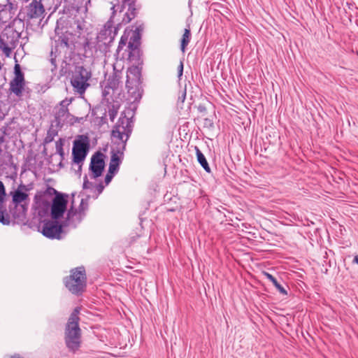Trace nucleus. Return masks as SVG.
<instances>
[{
  "label": "nucleus",
  "instance_id": "nucleus-1",
  "mask_svg": "<svg viewBox=\"0 0 358 358\" xmlns=\"http://www.w3.org/2000/svg\"><path fill=\"white\" fill-rule=\"evenodd\" d=\"M133 127L134 122L131 119L125 116L119 118L112 130V136L121 141V143H118L115 148H112L110 164L120 166L126 149L127 141L132 133Z\"/></svg>",
  "mask_w": 358,
  "mask_h": 358
},
{
  "label": "nucleus",
  "instance_id": "nucleus-2",
  "mask_svg": "<svg viewBox=\"0 0 358 358\" xmlns=\"http://www.w3.org/2000/svg\"><path fill=\"white\" fill-rule=\"evenodd\" d=\"M6 196L5 186L0 180V223L3 225H9L11 222V217L17 223L24 222L27 220L28 203H11L8 211L6 206Z\"/></svg>",
  "mask_w": 358,
  "mask_h": 358
},
{
  "label": "nucleus",
  "instance_id": "nucleus-3",
  "mask_svg": "<svg viewBox=\"0 0 358 358\" xmlns=\"http://www.w3.org/2000/svg\"><path fill=\"white\" fill-rule=\"evenodd\" d=\"M59 24L57 21L55 29V36L52 38L54 45H52V54L62 55L64 57L63 63L67 64V59H71L75 50V35L66 29L64 31Z\"/></svg>",
  "mask_w": 358,
  "mask_h": 358
},
{
  "label": "nucleus",
  "instance_id": "nucleus-4",
  "mask_svg": "<svg viewBox=\"0 0 358 358\" xmlns=\"http://www.w3.org/2000/svg\"><path fill=\"white\" fill-rule=\"evenodd\" d=\"M80 308L76 307L71 313L64 329V341L69 351L73 353L81 346V329L79 327Z\"/></svg>",
  "mask_w": 358,
  "mask_h": 358
},
{
  "label": "nucleus",
  "instance_id": "nucleus-5",
  "mask_svg": "<svg viewBox=\"0 0 358 358\" xmlns=\"http://www.w3.org/2000/svg\"><path fill=\"white\" fill-rule=\"evenodd\" d=\"M66 288L72 294L81 296L86 290L87 274L83 266L70 270V274L63 279Z\"/></svg>",
  "mask_w": 358,
  "mask_h": 358
},
{
  "label": "nucleus",
  "instance_id": "nucleus-6",
  "mask_svg": "<svg viewBox=\"0 0 358 358\" xmlns=\"http://www.w3.org/2000/svg\"><path fill=\"white\" fill-rule=\"evenodd\" d=\"M69 76L72 87L79 94H84L90 86L89 80L92 77V72L83 65L80 64L73 65L72 69H69Z\"/></svg>",
  "mask_w": 358,
  "mask_h": 358
},
{
  "label": "nucleus",
  "instance_id": "nucleus-7",
  "mask_svg": "<svg viewBox=\"0 0 358 358\" xmlns=\"http://www.w3.org/2000/svg\"><path fill=\"white\" fill-rule=\"evenodd\" d=\"M141 71L142 65L132 64L128 69L129 74L127 76L126 87L129 94L132 95L135 99L141 97Z\"/></svg>",
  "mask_w": 358,
  "mask_h": 358
},
{
  "label": "nucleus",
  "instance_id": "nucleus-8",
  "mask_svg": "<svg viewBox=\"0 0 358 358\" xmlns=\"http://www.w3.org/2000/svg\"><path fill=\"white\" fill-rule=\"evenodd\" d=\"M90 138L87 135H79L73 141L72 149L73 162L78 164V171L81 172L82 164L90 149Z\"/></svg>",
  "mask_w": 358,
  "mask_h": 358
},
{
  "label": "nucleus",
  "instance_id": "nucleus-9",
  "mask_svg": "<svg viewBox=\"0 0 358 358\" xmlns=\"http://www.w3.org/2000/svg\"><path fill=\"white\" fill-rule=\"evenodd\" d=\"M67 224L63 221L59 222V220H44L43 221V226L41 229L42 234L50 239L62 238V234L63 229L66 227Z\"/></svg>",
  "mask_w": 358,
  "mask_h": 358
},
{
  "label": "nucleus",
  "instance_id": "nucleus-10",
  "mask_svg": "<svg viewBox=\"0 0 358 358\" xmlns=\"http://www.w3.org/2000/svg\"><path fill=\"white\" fill-rule=\"evenodd\" d=\"M68 203L67 195L56 194L51 204L50 216L52 220H59L63 217Z\"/></svg>",
  "mask_w": 358,
  "mask_h": 358
},
{
  "label": "nucleus",
  "instance_id": "nucleus-11",
  "mask_svg": "<svg viewBox=\"0 0 358 358\" xmlns=\"http://www.w3.org/2000/svg\"><path fill=\"white\" fill-rule=\"evenodd\" d=\"M136 1L122 0V4L118 6L120 13H122L126 6L128 8L127 12L124 14L121 24H127L137 16L141 6L136 4Z\"/></svg>",
  "mask_w": 358,
  "mask_h": 358
},
{
  "label": "nucleus",
  "instance_id": "nucleus-12",
  "mask_svg": "<svg viewBox=\"0 0 358 358\" xmlns=\"http://www.w3.org/2000/svg\"><path fill=\"white\" fill-rule=\"evenodd\" d=\"M120 25L121 23H118L117 27H114L113 21L109 19L103 26V28L98 34L96 40H100L105 43L106 41H107L106 43H113Z\"/></svg>",
  "mask_w": 358,
  "mask_h": 358
},
{
  "label": "nucleus",
  "instance_id": "nucleus-13",
  "mask_svg": "<svg viewBox=\"0 0 358 358\" xmlns=\"http://www.w3.org/2000/svg\"><path fill=\"white\" fill-rule=\"evenodd\" d=\"M105 167V162L103 159V155L101 152H95L91 158L90 164V170L92 172L91 177L92 178H97L100 177Z\"/></svg>",
  "mask_w": 358,
  "mask_h": 358
},
{
  "label": "nucleus",
  "instance_id": "nucleus-14",
  "mask_svg": "<svg viewBox=\"0 0 358 358\" xmlns=\"http://www.w3.org/2000/svg\"><path fill=\"white\" fill-rule=\"evenodd\" d=\"M66 101L63 100L59 103V107L55 108V120L52 123L55 124L57 128H62L66 119L71 116L69 112Z\"/></svg>",
  "mask_w": 358,
  "mask_h": 358
},
{
  "label": "nucleus",
  "instance_id": "nucleus-15",
  "mask_svg": "<svg viewBox=\"0 0 358 358\" xmlns=\"http://www.w3.org/2000/svg\"><path fill=\"white\" fill-rule=\"evenodd\" d=\"M83 199H82L80 205L79 206V210L78 211L76 208H74L72 205L71 208L69 209L66 217L63 221L64 223L67 224V226L73 225L74 227H76V224L74 223L73 217L76 216L77 220V223H80L85 215L84 208L83 206Z\"/></svg>",
  "mask_w": 358,
  "mask_h": 358
},
{
  "label": "nucleus",
  "instance_id": "nucleus-16",
  "mask_svg": "<svg viewBox=\"0 0 358 358\" xmlns=\"http://www.w3.org/2000/svg\"><path fill=\"white\" fill-rule=\"evenodd\" d=\"M44 12L45 9L41 1L33 0L27 7V15L29 19L38 18Z\"/></svg>",
  "mask_w": 358,
  "mask_h": 358
},
{
  "label": "nucleus",
  "instance_id": "nucleus-17",
  "mask_svg": "<svg viewBox=\"0 0 358 358\" xmlns=\"http://www.w3.org/2000/svg\"><path fill=\"white\" fill-rule=\"evenodd\" d=\"M128 59L131 64L143 65L142 52L140 47L127 48Z\"/></svg>",
  "mask_w": 358,
  "mask_h": 358
},
{
  "label": "nucleus",
  "instance_id": "nucleus-18",
  "mask_svg": "<svg viewBox=\"0 0 358 358\" xmlns=\"http://www.w3.org/2000/svg\"><path fill=\"white\" fill-rule=\"evenodd\" d=\"M34 201L38 205V215L40 216H45L49 210H51L50 203L43 199V195L41 193H37L35 195Z\"/></svg>",
  "mask_w": 358,
  "mask_h": 358
},
{
  "label": "nucleus",
  "instance_id": "nucleus-19",
  "mask_svg": "<svg viewBox=\"0 0 358 358\" xmlns=\"http://www.w3.org/2000/svg\"><path fill=\"white\" fill-rule=\"evenodd\" d=\"M12 196V204H29V194L15 189L10 193Z\"/></svg>",
  "mask_w": 358,
  "mask_h": 358
},
{
  "label": "nucleus",
  "instance_id": "nucleus-20",
  "mask_svg": "<svg viewBox=\"0 0 358 358\" xmlns=\"http://www.w3.org/2000/svg\"><path fill=\"white\" fill-rule=\"evenodd\" d=\"M122 78V72L117 71L113 74L109 76L107 80L108 87L113 90H115L118 88Z\"/></svg>",
  "mask_w": 358,
  "mask_h": 358
},
{
  "label": "nucleus",
  "instance_id": "nucleus-21",
  "mask_svg": "<svg viewBox=\"0 0 358 358\" xmlns=\"http://www.w3.org/2000/svg\"><path fill=\"white\" fill-rule=\"evenodd\" d=\"M83 55L85 57H89L93 55L94 50V44L88 38H85L83 43H80Z\"/></svg>",
  "mask_w": 358,
  "mask_h": 358
},
{
  "label": "nucleus",
  "instance_id": "nucleus-22",
  "mask_svg": "<svg viewBox=\"0 0 358 358\" xmlns=\"http://www.w3.org/2000/svg\"><path fill=\"white\" fill-rule=\"evenodd\" d=\"M195 152H196V155L198 162L200 164V165L203 168V169L207 173H210L211 169L208 165V163L206 160V157L202 153V152L199 150V148L196 146H195Z\"/></svg>",
  "mask_w": 358,
  "mask_h": 358
},
{
  "label": "nucleus",
  "instance_id": "nucleus-23",
  "mask_svg": "<svg viewBox=\"0 0 358 358\" xmlns=\"http://www.w3.org/2000/svg\"><path fill=\"white\" fill-rule=\"evenodd\" d=\"M25 83L17 82L15 80H11L10 82V91L15 94L17 96H21L24 90Z\"/></svg>",
  "mask_w": 358,
  "mask_h": 358
},
{
  "label": "nucleus",
  "instance_id": "nucleus-24",
  "mask_svg": "<svg viewBox=\"0 0 358 358\" xmlns=\"http://www.w3.org/2000/svg\"><path fill=\"white\" fill-rule=\"evenodd\" d=\"M191 38V30L189 26H188L187 28L185 29L184 34L180 39V50L182 52H185L186 48L190 42Z\"/></svg>",
  "mask_w": 358,
  "mask_h": 358
},
{
  "label": "nucleus",
  "instance_id": "nucleus-25",
  "mask_svg": "<svg viewBox=\"0 0 358 358\" xmlns=\"http://www.w3.org/2000/svg\"><path fill=\"white\" fill-rule=\"evenodd\" d=\"M263 275L266 276V278L273 283V285L275 287V288L278 290L280 293H281L283 295L287 294V292L285 289V288L278 282L275 277H273L271 274L266 271L263 272Z\"/></svg>",
  "mask_w": 358,
  "mask_h": 358
},
{
  "label": "nucleus",
  "instance_id": "nucleus-26",
  "mask_svg": "<svg viewBox=\"0 0 358 358\" xmlns=\"http://www.w3.org/2000/svg\"><path fill=\"white\" fill-rule=\"evenodd\" d=\"M106 42L107 41H106ZM111 43H105L104 41L96 40L94 45V50L95 52L99 51L101 53L106 55V53L110 51V46Z\"/></svg>",
  "mask_w": 358,
  "mask_h": 358
},
{
  "label": "nucleus",
  "instance_id": "nucleus-27",
  "mask_svg": "<svg viewBox=\"0 0 358 358\" xmlns=\"http://www.w3.org/2000/svg\"><path fill=\"white\" fill-rule=\"evenodd\" d=\"M141 36L138 32H132L128 43L127 48L140 47Z\"/></svg>",
  "mask_w": 358,
  "mask_h": 358
},
{
  "label": "nucleus",
  "instance_id": "nucleus-28",
  "mask_svg": "<svg viewBox=\"0 0 358 358\" xmlns=\"http://www.w3.org/2000/svg\"><path fill=\"white\" fill-rule=\"evenodd\" d=\"M55 124L52 122L49 129L48 130L47 136L44 139L45 143H51L54 140L55 136L57 135L58 131L55 129Z\"/></svg>",
  "mask_w": 358,
  "mask_h": 358
},
{
  "label": "nucleus",
  "instance_id": "nucleus-29",
  "mask_svg": "<svg viewBox=\"0 0 358 358\" xmlns=\"http://www.w3.org/2000/svg\"><path fill=\"white\" fill-rule=\"evenodd\" d=\"M15 77L13 80L25 83L24 75L22 71L20 64H16L14 66Z\"/></svg>",
  "mask_w": 358,
  "mask_h": 358
},
{
  "label": "nucleus",
  "instance_id": "nucleus-30",
  "mask_svg": "<svg viewBox=\"0 0 358 358\" xmlns=\"http://www.w3.org/2000/svg\"><path fill=\"white\" fill-rule=\"evenodd\" d=\"M3 37L4 36L0 37V49L3 50L6 56H8L11 52V48L9 47L8 43L4 41Z\"/></svg>",
  "mask_w": 358,
  "mask_h": 358
},
{
  "label": "nucleus",
  "instance_id": "nucleus-31",
  "mask_svg": "<svg viewBox=\"0 0 358 358\" xmlns=\"http://www.w3.org/2000/svg\"><path fill=\"white\" fill-rule=\"evenodd\" d=\"M63 145H64L63 141L62 138H60L59 141H57L55 144L57 152L62 157H64V155Z\"/></svg>",
  "mask_w": 358,
  "mask_h": 358
},
{
  "label": "nucleus",
  "instance_id": "nucleus-32",
  "mask_svg": "<svg viewBox=\"0 0 358 358\" xmlns=\"http://www.w3.org/2000/svg\"><path fill=\"white\" fill-rule=\"evenodd\" d=\"M117 110L118 108L115 106V105H112L111 107L108 109V115L110 117V120L113 122L117 114Z\"/></svg>",
  "mask_w": 358,
  "mask_h": 358
},
{
  "label": "nucleus",
  "instance_id": "nucleus-33",
  "mask_svg": "<svg viewBox=\"0 0 358 358\" xmlns=\"http://www.w3.org/2000/svg\"><path fill=\"white\" fill-rule=\"evenodd\" d=\"M94 187H95V185L93 184L92 182H90L88 180L87 175H85L83 178V188L84 189H90L92 191L93 190L92 189H94Z\"/></svg>",
  "mask_w": 358,
  "mask_h": 358
},
{
  "label": "nucleus",
  "instance_id": "nucleus-34",
  "mask_svg": "<svg viewBox=\"0 0 358 358\" xmlns=\"http://www.w3.org/2000/svg\"><path fill=\"white\" fill-rule=\"evenodd\" d=\"M59 56H62V55H56V54H52V50L50 51V62L52 66V71H53L54 70L57 69V62H56V58Z\"/></svg>",
  "mask_w": 358,
  "mask_h": 358
},
{
  "label": "nucleus",
  "instance_id": "nucleus-35",
  "mask_svg": "<svg viewBox=\"0 0 358 358\" xmlns=\"http://www.w3.org/2000/svg\"><path fill=\"white\" fill-rule=\"evenodd\" d=\"M42 195H43V198L46 195V194H48V195H52V194H55L56 196V194H62V193L57 192L55 188L53 187H48V188L46 189V190L44 192H40Z\"/></svg>",
  "mask_w": 358,
  "mask_h": 358
},
{
  "label": "nucleus",
  "instance_id": "nucleus-36",
  "mask_svg": "<svg viewBox=\"0 0 358 358\" xmlns=\"http://www.w3.org/2000/svg\"><path fill=\"white\" fill-rule=\"evenodd\" d=\"M127 36H125L124 35H123L121 38H120V41L119 42V45H118V47H117V53L119 54L120 52L121 51V50L123 48L124 46L126 45L127 43Z\"/></svg>",
  "mask_w": 358,
  "mask_h": 358
},
{
  "label": "nucleus",
  "instance_id": "nucleus-37",
  "mask_svg": "<svg viewBox=\"0 0 358 358\" xmlns=\"http://www.w3.org/2000/svg\"><path fill=\"white\" fill-rule=\"evenodd\" d=\"M17 9V4L12 1V0L8 1L6 7L5 8L4 11H9L11 13L13 10Z\"/></svg>",
  "mask_w": 358,
  "mask_h": 358
},
{
  "label": "nucleus",
  "instance_id": "nucleus-38",
  "mask_svg": "<svg viewBox=\"0 0 358 358\" xmlns=\"http://www.w3.org/2000/svg\"><path fill=\"white\" fill-rule=\"evenodd\" d=\"M119 168H120V166H118L117 165H113V164H109L108 173L115 176L118 172Z\"/></svg>",
  "mask_w": 358,
  "mask_h": 358
},
{
  "label": "nucleus",
  "instance_id": "nucleus-39",
  "mask_svg": "<svg viewBox=\"0 0 358 358\" xmlns=\"http://www.w3.org/2000/svg\"><path fill=\"white\" fill-rule=\"evenodd\" d=\"M31 189V185H25L24 184H20L18 185L17 189L21 190V192L28 193Z\"/></svg>",
  "mask_w": 358,
  "mask_h": 358
},
{
  "label": "nucleus",
  "instance_id": "nucleus-40",
  "mask_svg": "<svg viewBox=\"0 0 358 358\" xmlns=\"http://www.w3.org/2000/svg\"><path fill=\"white\" fill-rule=\"evenodd\" d=\"M95 191L97 192V194L96 195V198H97V196L102 193V192L103 191V189H104V185H103L102 182H100L97 185H95Z\"/></svg>",
  "mask_w": 358,
  "mask_h": 358
},
{
  "label": "nucleus",
  "instance_id": "nucleus-41",
  "mask_svg": "<svg viewBox=\"0 0 358 358\" xmlns=\"http://www.w3.org/2000/svg\"><path fill=\"white\" fill-rule=\"evenodd\" d=\"M183 62L182 61H180L179 66H178V78L179 80L181 79V77L183 73Z\"/></svg>",
  "mask_w": 358,
  "mask_h": 358
},
{
  "label": "nucleus",
  "instance_id": "nucleus-42",
  "mask_svg": "<svg viewBox=\"0 0 358 358\" xmlns=\"http://www.w3.org/2000/svg\"><path fill=\"white\" fill-rule=\"evenodd\" d=\"M198 111L201 113L203 115H205L207 113V108L204 104L200 103L197 106Z\"/></svg>",
  "mask_w": 358,
  "mask_h": 358
},
{
  "label": "nucleus",
  "instance_id": "nucleus-43",
  "mask_svg": "<svg viewBox=\"0 0 358 358\" xmlns=\"http://www.w3.org/2000/svg\"><path fill=\"white\" fill-rule=\"evenodd\" d=\"M186 97V90H180L178 95V101L184 102Z\"/></svg>",
  "mask_w": 358,
  "mask_h": 358
},
{
  "label": "nucleus",
  "instance_id": "nucleus-44",
  "mask_svg": "<svg viewBox=\"0 0 358 358\" xmlns=\"http://www.w3.org/2000/svg\"><path fill=\"white\" fill-rule=\"evenodd\" d=\"M118 6H119V5H115V4H114V5H113V6H112V7H111V8H110V10H111V11H112V13H111V16H110V19H111V20H112V21H113V18H114V17H115V14H116V12H117V9H120V8H118Z\"/></svg>",
  "mask_w": 358,
  "mask_h": 358
},
{
  "label": "nucleus",
  "instance_id": "nucleus-45",
  "mask_svg": "<svg viewBox=\"0 0 358 358\" xmlns=\"http://www.w3.org/2000/svg\"><path fill=\"white\" fill-rule=\"evenodd\" d=\"M113 177H114L113 175H112L109 173H107V174L105 177V183L106 185H108L111 182Z\"/></svg>",
  "mask_w": 358,
  "mask_h": 358
},
{
  "label": "nucleus",
  "instance_id": "nucleus-46",
  "mask_svg": "<svg viewBox=\"0 0 358 358\" xmlns=\"http://www.w3.org/2000/svg\"><path fill=\"white\" fill-rule=\"evenodd\" d=\"M143 31V26L141 24V25L136 27V29L134 31H132V32H138L141 35V32Z\"/></svg>",
  "mask_w": 358,
  "mask_h": 358
},
{
  "label": "nucleus",
  "instance_id": "nucleus-47",
  "mask_svg": "<svg viewBox=\"0 0 358 358\" xmlns=\"http://www.w3.org/2000/svg\"><path fill=\"white\" fill-rule=\"evenodd\" d=\"M204 121H205L204 124H205L206 125H208V126H210V127H212V126H213V122H212L210 120L208 119V118H206V119L204 120Z\"/></svg>",
  "mask_w": 358,
  "mask_h": 358
},
{
  "label": "nucleus",
  "instance_id": "nucleus-48",
  "mask_svg": "<svg viewBox=\"0 0 358 358\" xmlns=\"http://www.w3.org/2000/svg\"><path fill=\"white\" fill-rule=\"evenodd\" d=\"M108 89H110L108 87V85L106 84V85L105 86V88L103 91V96H106L107 94H109V92L108 91Z\"/></svg>",
  "mask_w": 358,
  "mask_h": 358
},
{
  "label": "nucleus",
  "instance_id": "nucleus-49",
  "mask_svg": "<svg viewBox=\"0 0 358 358\" xmlns=\"http://www.w3.org/2000/svg\"><path fill=\"white\" fill-rule=\"evenodd\" d=\"M70 117H71V120H73L74 122H80V119L78 117H74L73 115H71Z\"/></svg>",
  "mask_w": 358,
  "mask_h": 358
},
{
  "label": "nucleus",
  "instance_id": "nucleus-50",
  "mask_svg": "<svg viewBox=\"0 0 358 358\" xmlns=\"http://www.w3.org/2000/svg\"><path fill=\"white\" fill-rule=\"evenodd\" d=\"M352 263L358 264V255H357L354 257Z\"/></svg>",
  "mask_w": 358,
  "mask_h": 358
},
{
  "label": "nucleus",
  "instance_id": "nucleus-51",
  "mask_svg": "<svg viewBox=\"0 0 358 358\" xmlns=\"http://www.w3.org/2000/svg\"><path fill=\"white\" fill-rule=\"evenodd\" d=\"M5 141V138L3 135L0 136V145L2 144Z\"/></svg>",
  "mask_w": 358,
  "mask_h": 358
},
{
  "label": "nucleus",
  "instance_id": "nucleus-52",
  "mask_svg": "<svg viewBox=\"0 0 358 358\" xmlns=\"http://www.w3.org/2000/svg\"><path fill=\"white\" fill-rule=\"evenodd\" d=\"M1 130H3V134H6V127H3L1 129Z\"/></svg>",
  "mask_w": 358,
  "mask_h": 358
}]
</instances>
